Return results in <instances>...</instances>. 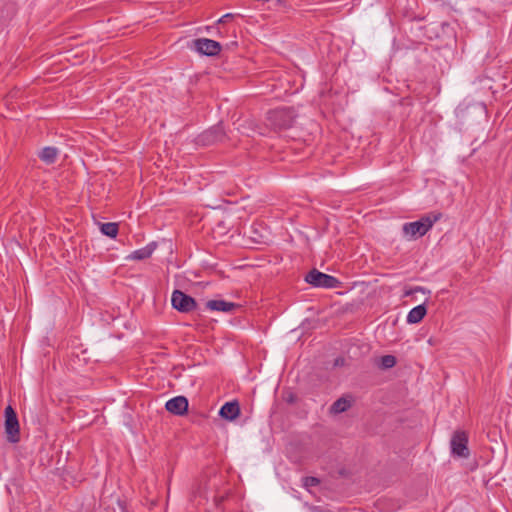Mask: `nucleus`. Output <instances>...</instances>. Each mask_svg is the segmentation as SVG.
I'll return each instance as SVG.
<instances>
[{
  "instance_id": "obj_13",
  "label": "nucleus",
  "mask_w": 512,
  "mask_h": 512,
  "mask_svg": "<svg viewBox=\"0 0 512 512\" xmlns=\"http://www.w3.org/2000/svg\"><path fill=\"white\" fill-rule=\"evenodd\" d=\"M426 312V307L423 304L414 307L407 315V322L411 324L420 322L426 315Z\"/></svg>"
},
{
  "instance_id": "obj_9",
  "label": "nucleus",
  "mask_w": 512,
  "mask_h": 512,
  "mask_svg": "<svg viewBox=\"0 0 512 512\" xmlns=\"http://www.w3.org/2000/svg\"><path fill=\"white\" fill-rule=\"evenodd\" d=\"M240 414V406L237 401L226 402L219 411V415L226 420L233 421Z\"/></svg>"
},
{
  "instance_id": "obj_11",
  "label": "nucleus",
  "mask_w": 512,
  "mask_h": 512,
  "mask_svg": "<svg viewBox=\"0 0 512 512\" xmlns=\"http://www.w3.org/2000/svg\"><path fill=\"white\" fill-rule=\"evenodd\" d=\"M155 249H156V243L152 242V243L148 244L147 246H145V247H143L141 249L133 251L127 257V259H131V260H144V259H147V258H149L152 255V253L154 252Z\"/></svg>"
},
{
  "instance_id": "obj_16",
  "label": "nucleus",
  "mask_w": 512,
  "mask_h": 512,
  "mask_svg": "<svg viewBox=\"0 0 512 512\" xmlns=\"http://www.w3.org/2000/svg\"><path fill=\"white\" fill-rule=\"evenodd\" d=\"M101 232L111 238H115L119 231V226L117 223L108 222V223H102L100 225Z\"/></svg>"
},
{
  "instance_id": "obj_1",
  "label": "nucleus",
  "mask_w": 512,
  "mask_h": 512,
  "mask_svg": "<svg viewBox=\"0 0 512 512\" xmlns=\"http://www.w3.org/2000/svg\"><path fill=\"white\" fill-rule=\"evenodd\" d=\"M441 217L440 213H430L420 220L405 223L402 227L403 234L410 239H417L424 236Z\"/></svg>"
},
{
  "instance_id": "obj_8",
  "label": "nucleus",
  "mask_w": 512,
  "mask_h": 512,
  "mask_svg": "<svg viewBox=\"0 0 512 512\" xmlns=\"http://www.w3.org/2000/svg\"><path fill=\"white\" fill-rule=\"evenodd\" d=\"M165 407L172 414L184 415L188 410V400L184 396H177L168 400Z\"/></svg>"
},
{
  "instance_id": "obj_17",
  "label": "nucleus",
  "mask_w": 512,
  "mask_h": 512,
  "mask_svg": "<svg viewBox=\"0 0 512 512\" xmlns=\"http://www.w3.org/2000/svg\"><path fill=\"white\" fill-rule=\"evenodd\" d=\"M396 358L393 355H385L380 359V367L382 369H390L396 365Z\"/></svg>"
},
{
  "instance_id": "obj_15",
  "label": "nucleus",
  "mask_w": 512,
  "mask_h": 512,
  "mask_svg": "<svg viewBox=\"0 0 512 512\" xmlns=\"http://www.w3.org/2000/svg\"><path fill=\"white\" fill-rule=\"evenodd\" d=\"M351 406V401L345 397H341L336 400L331 406V412L338 414L345 412Z\"/></svg>"
},
{
  "instance_id": "obj_6",
  "label": "nucleus",
  "mask_w": 512,
  "mask_h": 512,
  "mask_svg": "<svg viewBox=\"0 0 512 512\" xmlns=\"http://www.w3.org/2000/svg\"><path fill=\"white\" fill-rule=\"evenodd\" d=\"M172 306L180 312H190L196 307V301L180 290H175L171 298Z\"/></svg>"
},
{
  "instance_id": "obj_19",
  "label": "nucleus",
  "mask_w": 512,
  "mask_h": 512,
  "mask_svg": "<svg viewBox=\"0 0 512 512\" xmlns=\"http://www.w3.org/2000/svg\"><path fill=\"white\" fill-rule=\"evenodd\" d=\"M232 17H233V14H231V13L225 14V15H223V16L218 20V22H219V23H224V22H226L228 19H230V18H232Z\"/></svg>"
},
{
  "instance_id": "obj_2",
  "label": "nucleus",
  "mask_w": 512,
  "mask_h": 512,
  "mask_svg": "<svg viewBox=\"0 0 512 512\" xmlns=\"http://www.w3.org/2000/svg\"><path fill=\"white\" fill-rule=\"evenodd\" d=\"M296 118L293 108H278L268 112L267 125L274 130L290 128Z\"/></svg>"
},
{
  "instance_id": "obj_12",
  "label": "nucleus",
  "mask_w": 512,
  "mask_h": 512,
  "mask_svg": "<svg viewBox=\"0 0 512 512\" xmlns=\"http://www.w3.org/2000/svg\"><path fill=\"white\" fill-rule=\"evenodd\" d=\"M206 306L210 310L221 312H230L237 307L235 303L227 302L224 300H210L207 302Z\"/></svg>"
},
{
  "instance_id": "obj_5",
  "label": "nucleus",
  "mask_w": 512,
  "mask_h": 512,
  "mask_svg": "<svg viewBox=\"0 0 512 512\" xmlns=\"http://www.w3.org/2000/svg\"><path fill=\"white\" fill-rule=\"evenodd\" d=\"M451 453L453 456L468 458V435L465 431L457 430L452 435L451 441Z\"/></svg>"
},
{
  "instance_id": "obj_3",
  "label": "nucleus",
  "mask_w": 512,
  "mask_h": 512,
  "mask_svg": "<svg viewBox=\"0 0 512 512\" xmlns=\"http://www.w3.org/2000/svg\"><path fill=\"white\" fill-rule=\"evenodd\" d=\"M305 281L314 287L338 288L341 282L334 276L312 269L306 276Z\"/></svg>"
},
{
  "instance_id": "obj_20",
  "label": "nucleus",
  "mask_w": 512,
  "mask_h": 512,
  "mask_svg": "<svg viewBox=\"0 0 512 512\" xmlns=\"http://www.w3.org/2000/svg\"><path fill=\"white\" fill-rule=\"evenodd\" d=\"M418 291L424 292V289H423V288H421V287H416V288H414V289H412V290L406 291V292H405V295H406V296H409V295H411V294H413V293H415V292H418Z\"/></svg>"
},
{
  "instance_id": "obj_14",
  "label": "nucleus",
  "mask_w": 512,
  "mask_h": 512,
  "mask_svg": "<svg viewBox=\"0 0 512 512\" xmlns=\"http://www.w3.org/2000/svg\"><path fill=\"white\" fill-rule=\"evenodd\" d=\"M58 155V150L54 147H45L40 152V159L47 164H52L55 162Z\"/></svg>"
},
{
  "instance_id": "obj_10",
  "label": "nucleus",
  "mask_w": 512,
  "mask_h": 512,
  "mask_svg": "<svg viewBox=\"0 0 512 512\" xmlns=\"http://www.w3.org/2000/svg\"><path fill=\"white\" fill-rule=\"evenodd\" d=\"M224 136H225V134H224L223 127L220 125H217V126L211 128L210 130L206 131L202 135V139L205 143L211 144L214 142L222 141Z\"/></svg>"
},
{
  "instance_id": "obj_21",
  "label": "nucleus",
  "mask_w": 512,
  "mask_h": 512,
  "mask_svg": "<svg viewBox=\"0 0 512 512\" xmlns=\"http://www.w3.org/2000/svg\"><path fill=\"white\" fill-rule=\"evenodd\" d=\"M340 361L343 362V359H337L336 362H335V365H339Z\"/></svg>"
},
{
  "instance_id": "obj_18",
  "label": "nucleus",
  "mask_w": 512,
  "mask_h": 512,
  "mask_svg": "<svg viewBox=\"0 0 512 512\" xmlns=\"http://www.w3.org/2000/svg\"><path fill=\"white\" fill-rule=\"evenodd\" d=\"M302 482L303 486L309 491L312 487L318 486L320 484V480L313 476L304 477Z\"/></svg>"
},
{
  "instance_id": "obj_4",
  "label": "nucleus",
  "mask_w": 512,
  "mask_h": 512,
  "mask_svg": "<svg viewBox=\"0 0 512 512\" xmlns=\"http://www.w3.org/2000/svg\"><path fill=\"white\" fill-rule=\"evenodd\" d=\"M5 433L10 443H17L20 440L19 421L14 409L9 405L5 408Z\"/></svg>"
},
{
  "instance_id": "obj_7",
  "label": "nucleus",
  "mask_w": 512,
  "mask_h": 512,
  "mask_svg": "<svg viewBox=\"0 0 512 512\" xmlns=\"http://www.w3.org/2000/svg\"><path fill=\"white\" fill-rule=\"evenodd\" d=\"M193 47L201 54L215 56L221 50V45L215 40L199 38L193 41Z\"/></svg>"
}]
</instances>
